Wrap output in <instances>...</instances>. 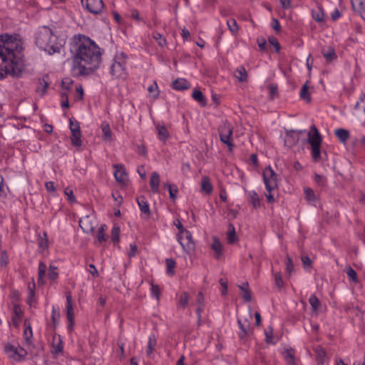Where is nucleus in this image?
Returning <instances> with one entry per match:
<instances>
[{"label": "nucleus", "instance_id": "f257e3e1", "mask_svg": "<svg viewBox=\"0 0 365 365\" xmlns=\"http://www.w3.org/2000/svg\"><path fill=\"white\" fill-rule=\"evenodd\" d=\"M75 53L71 73L74 77L88 76L99 68L102 52L90 38L79 35L75 38Z\"/></svg>", "mask_w": 365, "mask_h": 365}, {"label": "nucleus", "instance_id": "f03ea898", "mask_svg": "<svg viewBox=\"0 0 365 365\" xmlns=\"http://www.w3.org/2000/svg\"><path fill=\"white\" fill-rule=\"evenodd\" d=\"M23 68V43L16 36L0 35V71L19 76Z\"/></svg>", "mask_w": 365, "mask_h": 365}, {"label": "nucleus", "instance_id": "7ed1b4c3", "mask_svg": "<svg viewBox=\"0 0 365 365\" xmlns=\"http://www.w3.org/2000/svg\"><path fill=\"white\" fill-rule=\"evenodd\" d=\"M34 40L37 47L49 55L60 53L63 46L53 31L46 26H41L37 29Z\"/></svg>", "mask_w": 365, "mask_h": 365}, {"label": "nucleus", "instance_id": "20e7f679", "mask_svg": "<svg viewBox=\"0 0 365 365\" xmlns=\"http://www.w3.org/2000/svg\"><path fill=\"white\" fill-rule=\"evenodd\" d=\"M127 56L121 52L116 54L110 67V75L115 78H125L126 73Z\"/></svg>", "mask_w": 365, "mask_h": 365}, {"label": "nucleus", "instance_id": "39448f33", "mask_svg": "<svg viewBox=\"0 0 365 365\" xmlns=\"http://www.w3.org/2000/svg\"><path fill=\"white\" fill-rule=\"evenodd\" d=\"M307 141L311 145L312 157L314 161L320 159L321 143L322 141V136L315 125L311 127L310 130L307 133Z\"/></svg>", "mask_w": 365, "mask_h": 365}, {"label": "nucleus", "instance_id": "423d86ee", "mask_svg": "<svg viewBox=\"0 0 365 365\" xmlns=\"http://www.w3.org/2000/svg\"><path fill=\"white\" fill-rule=\"evenodd\" d=\"M263 180L267 192H270L278 187V178L274 170L268 166L263 171Z\"/></svg>", "mask_w": 365, "mask_h": 365}, {"label": "nucleus", "instance_id": "0eeeda50", "mask_svg": "<svg viewBox=\"0 0 365 365\" xmlns=\"http://www.w3.org/2000/svg\"><path fill=\"white\" fill-rule=\"evenodd\" d=\"M4 352L9 358L16 361L24 360L27 355V351L24 348L16 347L10 344L5 345Z\"/></svg>", "mask_w": 365, "mask_h": 365}, {"label": "nucleus", "instance_id": "6e6552de", "mask_svg": "<svg viewBox=\"0 0 365 365\" xmlns=\"http://www.w3.org/2000/svg\"><path fill=\"white\" fill-rule=\"evenodd\" d=\"M232 125L227 122L223 123L219 129L220 140L228 146L230 150H232L234 147L232 138Z\"/></svg>", "mask_w": 365, "mask_h": 365}, {"label": "nucleus", "instance_id": "1a4fd4ad", "mask_svg": "<svg viewBox=\"0 0 365 365\" xmlns=\"http://www.w3.org/2000/svg\"><path fill=\"white\" fill-rule=\"evenodd\" d=\"M82 6L93 14H101L104 9L102 0H81Z\"/></svg>", "mask_w": 365, "mask_h": 365}, {"label": "nucleus", "instance_id": "9d476101", "mask_svg": "<svg viewBox=\"0 0 365 365\" xmlns=\"http://www.w3.org/2000/svg\"><path fill=\"white\" fill-rule=\"evenodd\" d=\"M184 237L187 240L186 247H184V250L189 255L190 263L192 264L193 259L195 257V243L191 233L185 229Z\"/></svg>", "mask_w": 365, "mask_h": 365}, {"label": "nucleus", "instance_id": "9b49d317", "mask_svg": "<svg viewBox=\"0 0 365 365\" xmlns=\"http://www.w3.org/2000/svg\"><path fill=\"white\" fill-rule=\"evenodd\" d=\"M238 325L240 329L239 332V336L241 339H245L250 334V324L247 319H245L242 321L240 319H238Z\"/></svg>", "mask_w": 365, "mask_h": 365}, {"label": "nucleus", "instance_id": "f8f14e48", "mask_svg": "<svg viewBox=\"0 0 365 365\" xmlns=\"http://www.w3.org/2000/svg\"><path fill=\"white\" fill-rule=\"evenodd\" d=\"M114 168H115V171L114 173V177H115L116 181L124 184L128 179V175L124 169L123 165H114Z\"/></svg>", "mask_w": 365, "mask_h": 365}, {"label": "nucleus", "instance_id": "ddd939ff", "mask_svg": "<svg viewBox=\"0 0 365 365\" xmlns=\"http://www.w3.org/2000/svg\"><path fill=\"white\" fill-rule=\"evenodd\" d=\"M353 10L365 20V0H351Z\"/></svg>", "mask_w": 365, "mask_h": 365}, {"label": "nucleus", "instance_id": "4468645a", "mask_svg": "<svg viewBox=\"0 0 365 365\" xmlns=\"http://www.w3.org/2000/svg\"><path fill=\"white\" fill-rule=\"evenodd\" d=\"M160 175L157 172H153L150 180V186L153 192L157 193L159 191Z\"/></svg>", "mask_w": 365, "mask_h": 365}, {"label": "nucleus", "instance_id": "2eb2a0df", "mask_svg": "<svg viewBox=\"0 0 365 365\" xmlns=\"http://www.w3.org/2000/svg\"><path fill=\"white\" fill-rule=\"evenodd\" d=\"M35 289H36V284L34 282V278L32 279L31 282H29L28 284V304L31 306L35 302Z\"/></svg>", "mask_w": 365, "mask_h": 365}, {"label": "nucleus", "instance_id": "dca6fc26", "mask_svg": "<svg viewBox=\"0 0 365 365\" xmlns=\"http://www.w3.org/2000/svg\"><path fill=\"white\" fill-rule=\"evenodd\" d=\"M137 202L141 212L145 214L147 217H149L150 215V207L145 197L143 196L138 197Z\"/></svg>", "mask_w": 365, "mask_h": 365}, {"label": "nucleus", "instance_id": "f3484780", "mask_svg": "<svg viewBox=\"0 0 365 365\" xmlns=\"http://www.w3.org/2000/svg\"><path fill=\"white\" fill-rule=\"evenodd\" d=\"M334 134L338 138L339 141L344 144H345L347 140L350 137V133L349 130L344 128H338L334 130Z\"/></svg>", "mask_w": 365, "mask_h": 365}, {"label": "nucleus", "instance_id": "a211bd4d", "mask_svg": "<svg viewBox=\"0 0 365 365\" xmlns=\"http://www.w3.org/2000/svg\"><path fill=\"white\" fill-rule=\"evenodd\" d=\"M283 356L286 361L287 365H296V360L293 349H285L283 351Z\"/></svg>", "mask_w": 365, "mask_h": 365}, {"label": "nucleus", "instance_id": "6ab92c4d", "mask_svg": "<svg viewBox=\"0 0 365 365\" xmlns=\"http://www.w3.org/2000/svg\"><path fill=\"white\" fill-rule=\"evenodd\" d=\"M322 52L327 61L331 62L336 58L334 49L331 46L323 48Z\"/></svg>", "mask_w": 365, "mask_h": 365}, {"label": "nucleus", "instance_id": "aec40b11", "mask_svg": "<svg viewBox=\"0 0 365 365\" xmlns=\"http://www.w3.org/2000/svg\"><path fill=\"white\" fill-rule=\"evenodd\" d=\"M212 191V186L207 177H203L201 181V192L205 194H210Z\"/></svg>", "mask_w": 365, "mask_h": 365}, {"label": "nucleus", "instance_id": "412c9836", "mask_svg": "<svg viewBox=\"0 0 365 365\" xmlns=\"http://www.w3.org/2000/svg\"><path fill=\"white\" fill-rule=\"evenodd\" d=\"M60 319V313L58 309L55 308V307H52V313H51V322L52 323L48 324V327L51 329L54 330L56 328V326L58 323Z\"/></svg>", "mask_w": 365, "mask_h": 365}, {"label": "nucleus", "instance_id": "4be33fe9", "mask_svg": "<svg viewBox=\"0 0 365 365\" xmlns=\"http://www.w3.org/2000/svg\"><path fill=\"white\" fill-rule=\"evenodd\" d=\"M14 317L12 318L13 323L15 326H18L23 315V312L19 305L14 306Z\"/></svg>", "mask_w": 365, "mask_h": 365}, {"label": "nucleus", "instance_id": "5701e85b", "mask_svg": "<svg viewBox=\"0 0 365 365\" xmlns=\"http://www.w3.org/2000/svg\"><path fill=\"white\" fill-rule=\"evenodd\" d=\"M46 265L43 262H41L38 264V283L39 284H44V277L46 276Z\"/></svg>", "mask_w": 365, "mask_h": 365}, {"label": "nucleus", "instance_id": "b1692460", "mask_svg": "<svg viewBox=\"0 0 365 365\" xmlns=\"http://www.w3.org/2000/svg\"><path fill=\"white\" fill-rule=\"evenodd\" d=\"M155 346H156V339H155V336L153 335L150 336V337L148 339V341L147 348H146V355L148 357H151V355L153 354V353L155 349Z\"/></svg>", "mask_w": 365, "mask_h": 365}, {"label": "nucleus", "instance_id": "393cba45", "mask_svg": "<svg viewBox=\"0 0 365 365\" xmlns=\"http://www.w3.org/2000/svg\"><path fill=\"white\" fill-rule=\"evenodd\" d=\"M53 353L58 354L59 353H61L63 351V344L62 341L60 338V336L56 338V336H53Z\"/></svg>", "mask_w": 365, "mask_h": 365}, {"label": "nucleus", "instance_id": "a878e982", "mask_svg": "<svg viewBox=\"0 0 365 365\" xmlns=\"http://www.w3.org/2000/svg\"><path fill=\"white\" fill-rule=\"evenodd\" d=\"M235 76L237 78L240 82H245L247 78V73L246 69L243 66H240L237 68L235 71Z\"/></svg>", "mask_w": 365, "mask_h": 365}, {"label": "nucleus", "instance_id": "bb28decb", "mask_svg": "<svg viewBox=\"0 0 365 365\" xmlns=\"http://www.w3.org/2000/svg\"><path fill=\"white\" fill-rule=\"evenodd\" d=\"M211 247L215 252L216 257L219 258L222 255V245L217 238H216V237L213 238V241L211 245Z\"/></svg>", "mask_w": 365, "mask_h": 365}, {"label": "nucleus", "instance_id": "cd10ccee", "mask_svg": "<svg viewBox=\"0 0 365 365\" xmlns=\"http://www.w3.org/2000/svg\"><path fill=\"white\" fill-rule=\"evenodd\" d=\"M227 242L230 244H233L237 240L235 233V228L233 225L230 224L228 226V231L227 235Z\"/></svg>", "mask_w": 365, "mask_h": 365}, {"label": "nucleus", "instance_id": "c85d7f7f", "mask_svg": "<svg viewBox=\"0 0 365 365\" xmlns=\"http://www.w3.org/2000/svg\"><path fill=\"white\" fill-rule=\"evenodd\" d=\"M107 227L106 225H101L98 230L96 234V239L99 243H102L103 242L106 241L107 236L105 233Z\"/></svg>", "mask_w": 365, "mask_h": 365}, {"label": "nucleus", "instance_id": "c756f323", "mask_svg": "<svg viewBox=\"0 0 365 365\" xmlns=\"http://www.w3.org/2000/svg\"><path fill=\"white\" fill-rule=\"evenodd\" d=\"M192 97L196 101H197L201 106H204L206 105V100L202 93L199 90L193 91L192 93Z\"/></svg>", "mask_w": 365, "mask_h": 365}, {"label": "nucleus", "instance_id": "7c9ffc66", "mask_svg": "<svg viewBox=\"0 0 365 365\" xmlns=\"http://www.w3.org/2000/svg\"><path fill=\"white\" fill-rule=\"evenodd\" d=\"M66 312H67V318L68 321V329L69 330L72 329V327L73 326V318H74V313H73V305L66 306Z\"/></svg>", "mask_w": 365, "mask_h": 365}, {"label": "nucleus", "instance_id": "2f4dec72", "mask_svg": "<svg viewBox=\"0 0 365 365\" xmlns=\"http://www.w3.org/2000/svg\"><path fill=\"white\" fill-rule=\"evenodd\" d=\"M227 25L228 29L230 31L232 35L235 36L237 34L239 31V26L237 24V21L234 19H230L227 21Z\"/></svg>", "mask_w": 365, "mask_h": 365}, {"label": "nucleus", "instance_id": "473e14b6", "mask_svg": "<svg viewBox=\"0 0 365 365\" xmlns=\"http://www.w3.org/2000/svg\"><path fill=\"white\" fill-rule=\"evenodd\" d=\"M250 202L252 204V206L256 208L260 205V200L257 193L252 190L249 192Z\"/></svg>", "mask_w": 365, "mask_h": 365}, {"label": "nucleus", "instance_id": "72a5a7b5", "mask_svg": "<svg viewBox=\"0 0 365 365\" xmlns=\"http://www.w3.org/2000/svg\"><path fill=\"white\" fill-rule=\"evenodd\" d=\"M71 140L73 145L81 146L82 145L81 132L71 133Z\"/></svg>", "mask_w": 365, "mask_h": 365}, {"label": "nucleus", "instance_id": "f704fd0d", "mask_svg": "<svg viewBox=\"0 0 365 365\" xmlns=\"http://www.w3.org/2000/svg\"><path fill=\"white\" fill-rule=\"evenodd\" d=\"M313 19L317 22H322L324 20V12L321 7H318L316 10L312 12Z\"/></svg>", "mask_w": 365, "mask_h": 365}, {"label": "nucleus", "instance_id": "c9c22d12", "mask_svg": "<svg viewBox=\"0 0 365 365\" xmlns=\"http://www.w3.org/2000/svg\"><path fill=\"white\" fill-rule=\"evenodd\" d=\"M304 192L305 195L306 200L309 203H314L316 201V196L313 190H312L309 187H306L304 189Z\"/></svg>", "mask_w": 365, "mask_h": 365}, {"label": "nucleus", "instance_id": "e433bc0d", "mask_svg": "<svg viewBox=\"0 0 365 365\" xmlns=\"http://www.w3.org/2000/svg\"><path fill=\"white\" fill-rule=\"evenodd\" d=\"M173 225L176 226L179 231L177 237L178 242L180 245H182V237L181 236V234L182 233V224L181 223L180 220L177 218L173 221Z\"/></svg>", "mask_w": 365, "mask_h": 365}, {"label": "nucleus", "instance_id": "4c0bfd02", "mask_svg": "<svg viewBox=\"0 0 365 365\" xmlns=\"http://www.w3.org/2000/svg\"><path fill=\"white\" fill-rule=\"evenodd\" d=\"M299 96L301 98L304 99L307 102H309L311 101L310 95L309 93V87L307 86V83L302 86Z\"/></svg>", "mask_w": 365, "mask_h": 365}, {"label": "nucleus", "instance_id": "58836bf2", "mask_svg": "<svg viewBox=\"0 0 365 365\" xmlns=\"http://www.w3.org/2000/svg\"><path fill=\"white\" fill-rule=\"evenodd\" d=\"M166 272L170 275H173L174 268L175 267V262L173 259H166Z\"/></svg>", "mask_w": 365, "mask_h": 365}, {"label": "nucleus", "instance_id": "ea45409f", "mask_svg": "<svg viewBox=\"0 0 365 365\" xmlns=\"http://www.w3.org/2000/svg\"><path fill=\"white\" fill-rule=\"evenodd\" d=\"M165 187H168L170 197L172 200L175 201L177 198V193L178 192L177 186L174 185L167 184L165 185Z\"/></svg>", "mask_w": 365, "mask_h": 365}, {"label": "nucleus", "instance_id": "a19ab883", "mask_svg": "<svg viewBox=\"0 0 365 365\" xmlns=\"http://www.w3.org/2000/svg\"><path fill=\"white\" fill-rule=\"evenodd\" d=\"M309 302L313 309V311H317L319 306L320 302L316 295L313 294L309 297Z\"/></svg>", "mask_w": 365, "mask_h": 365}, {"label": "nucleus", "instance_id": "79ce46f5", "mask_svg": "<svg viewBox=\"0 0 365 365\" xmlns=\"http://www.w3.org/2000/svg\"><path fill=\"white\" fill-rule=\"evenodd\" d=\"M120 236V227L118 226H113L111 230V240L114 243L119 242Z\"/></svg>", "mask_w": 365, "mask_h": 365}, {"label": "nucleus", "instance_id": "37998d69", "mask_svg": "<svg viewBox=\"0 0 365 365\" xmlns=\"http://www.w3.org/2000/svg\"><path fill=\"white\" fill-rule=\"evenodd\" d=\"M197 303L198 304V307L196 309V312L199 317H200V312H202V306L204 304V296L201 292L197 294Z\"/></svg>", "mask_w": 365, "mask_h": 365}, {"label": "nucleus", "instance_id": "c03bdc74", "mask_svg": "<svg viewBox=\"0 0 365 365\" xmlns=\"http://www.w3.org/2000/svg\"><path fill=\"white\" fill-rule=\"evenodd\" d=\"M103 138L105 140H110L111 138V131L108 124H102Z\"/></svg>", "mask_w": 365, "mask_h": 365}, {"label": "nucleus", "instance_id": "a18cd8bd", "mask_svg": "<svg viewBox=\"0 0 365 365\" xmlns=\"http://www.w3.org/2000/svg\"><path fill=\"white\" fill-rule=\"evenodd\" d=\"M48 276L51 280L56 279L58 276L57 267L51 264L49 267Z\"/></svg>", "mask_w": 365, "mask_h": 365}, {"label": "nucleus", "instance_id": "49530a36", "mask_svg": "<svg viewBox=\"0 0 365 365\" xmlns=\"http://www.w3.org/2000/svg\"><path fill=\"white\" fill-rule=\"evenodd\" d=\"M69 125L71 133L81 132L79 123L76 120L70 118Z\"/></svg>", "mask_w": 365, "mask_h": 365}, {"label": "nucleus", "instance_id": "de8ad7c7", "mask_svg": "<svg viewBox=\"0 0 365 365\" xmlns=\"http://www.w3.org/2000/svg\"><path fill=\"white\" fill-rule=\"evenodd\" d=\"M150 291H151V295L153 297H155L156 299L158 300L160 298V287H158V285L155 284H151Z\"/></svg>", "mask_w": 365, "mask_h": 365}, {"label": "nucleus", "instance_id": "09e8293b", "mask_svg": "<svg viewBox=\"0 0 365 365\" xmlns=\"http://www.w3.org/2000/svg\"><path fill=\"white\" fill-rule=\"evenodd\" d=\"M158 133L159 138L162 140H165L168 136V132L164 126H158Z\"/></svg>", "mask_w": 365, "mask_h": 365}, {"label": "nucleus", "instance_id": "8fccbe9b", "mask_svg": "<svg viewBox=\"0 0 365 365\" xmlns=\"http://www.w3.org/2000/svg\"><path fill=\"white\" fill-rule=\"evenodd\" d=\"M88 220V217H86L85 219L81 220L79 221V225L85 232H89L93 230V227L92 226H84V224Z\"/></svg>", "mask_w": 365, "mask_h": 365}, {"label": "nucleus", "instance_id": "3c124183", "mask_svg": "<svg viewBox=\"0 0 365 365\" xmlns=\"http://www.w3.org/2000/svg\"><path fill=\"white\" fill-rule=\"evenodd\" d=\"M153 38L157 41L160 46H164L165 45V39L158 32L153 33Z\"/></svg>", "mask_w": 365, "mask_h": 365}, {"label": "nucleus", "instance_id": "603ef678", "mask_svg": "<svg viewBox=\"0 0 365 365\" xmlns=\"http://www.w3.org/2000/svg\"><path fill=\"white\" fill-rule=\"evenodd\" d=\"M274 281L276 286L279 288H282L284 286L283 280L279 272L274 274Z\"/></svg>", "mask_w": 365, "mask_h": 365}, {"label": "nucleus", "instance_id": "864d4df0", "mask_svg": "<svg viewBox=\"0 0 365 365\" xmlns=\"http://www.w3.org/2000/svg\"><path fill=\"white\" fill-rule=\"evenodd\" d=\"M9 261V256L7 255V252L6 251H2L1 253V258H0V265L1 266H6Z\"/></svg>", "mask_w": 365, "mask_h": 365}, {"label": "nucleus", "instance_id": "5fc2aeb1", "mask_svg": "<svg viewBox=\"0 0 365 365\" xmlns=\"http://www.w3.org/2000/svg\"><path fill=\"white\" fill-rule=\"evenodd\" d=\"M173 89L177 91H182V81L180 78L176 79L172 83Z\"/></svg>", "mask_w": 365, "mask_h": 365}, {"label": "nucleus", "instance_id": "6e6d98bb", "mask_svg": "<svg viewBox=\"0 0 365 365\" xmlns=\"http://www.w3.org/2000/svg\"><path fill=\"white\" fill-rule=\"evenodd\" d=\"M24 338H25L26 341L28 343H30V341H31L30 339L33 335L31 327L30 326H29L27 328H26L24 329Z\"/></svg>", "mask_w": 365, "mask_h": 365}, {"label": "nucleus", "instance_id": "4d7b16f0", "mask_svg": "<svg viewBox=\"0 0 365 365\" xmlns=\"http://www.w3.org/2000/svg\"><path fill=\"white\" fill-rule=\"evenodd\" d=\"M346 274L352 281H357V274L351 267L347 269Z\"/></svg>", "mask_w": 365, "mask_h": 365}, {"label": "nucleus", "instance_id": "13d9d810", "mask_svg": "<svg viewBox=\"0 0 365 365\" xmlns=\"http://www.w3.org/2000/svg\"><path fill=\"white\" fill-rule=\"evenodd\" d=\"M158 90V86L155 83H153L152 85H150L148 88V92L150 93V94H153V96H158V93L159 92L157 91Z\"/></svg>", "mask_w": 365, "mask_h": 365}, {"label": "nucleus", "instance_id": "bf43d9fd", "mask_svg": "<svg viewBox=\"0 0 365 365\" xmlns=\"http://www.w3.org/2000/svg\"><path fill=\"white\" fill-rule=\"evenodd\" d=\"M286 269L287 272L289 273H291L294 269V265L292 259L289 256H287V257Z\"/></svg>", "mask_w": 365, "mask_h": 365}, {"label": "nucleus", "instance_id": "052dcab7", "mask_svg": "<svg viewBox=\"0 0 365 365\" xmlns=\"http://www.w3.org/2000/svg\"><path fill=\"white\" fill-rule=\"evenodd\" d=\"M272 334H273V329L271 327H269L266 331H265V336H266V341L268 343L272 342Z\"/></svg>", "mask_w": 365, "mask_h": 365}, {"label": "nucleus", "instance_id": "680f3d73", "mask_svg": "<svg viewBox=\"0 0 365 365\" xmlns=\"http://www.w3.org/2000/svg\"><path fill=\"white\" fill-rule=\"evenodd\" d=\"M61 96H62V98H65V99L63 100L62 102H61L62 108H68L69 107V102H68L67 93L66 92H62L61 93Z\"/></svg>", "mask_w": 365, "mask_h": 365}, {"label": "nucleus", "instance_id": "e2e57ef3", "mask_svg": "<svg viewBox=\"0 0 365 365\" xmlns=\"http://www.w3.org/2000/svg\"><path fill=\"white\" fill-rule=\"evenodd\" d=\"M302 262L304 265V267L307 269V267H310L312 264V261L308 256H302Z\"/></svg>", "mask_w": 365, "mask_h": 365}, {"label": "nucleus", "instance_id": "0e129e2a", "mask_svg": "<svg viewBox=\"0 0 365 365\" xmlns=\"http://www.w3.org/2000/svg\"><path fill=\"white\" fill-rule=\"evenodd\" d=\"M269 42L270 43V44H272L273 46H274L277 51H279L280 45L275 38H274V37L269 38Z\"/></svg>", "mask_w": 365, "mask_h": 365}, {"label": "nucleus", "instance_id": "69168bd1", "mask_svg": "<svg viewBox=\"0 0 365 365\" xmlns=\"http://www.w3.org/2000/svg\"><path fill=\"white\" fill-rule=\"evenodd\" d=\"M45 186H46V189L48 192H55L56 191V187H55L53 182H51V181L47 182H46Z\"/></svg>", "mask_w": 365, "mask_h": 365}, {"label": "nucleus", "instance_id": "338daca9", "mask_svg": "<svg viewBox=\"0 0 365 365\" xmlns=\"http://www.w3.org/2000/svg\"><path fill=\"white\" fill-rule=\"evenodd\" d=\"M137 246L135 244L130 245V252L128 253L129 257H133L136 255Z\"/></svg>", "mask_w": 365, "mask_h": 365}, {"label": "nucleus", "instance_id": "774afa93", "mask_svg": "<svg viewBox=\"0 0 365 365\" xmlns=\"http://www.w3.org/2000/svg\"><path fill=\"white\" fill-rule=\"evenodd\" d=\"M89 272L93 276V277H98V272L95 267L94 264H91L89 265Z\"/></svg>", "mask_w": 365, "mask_h": 365}]
</instances>
